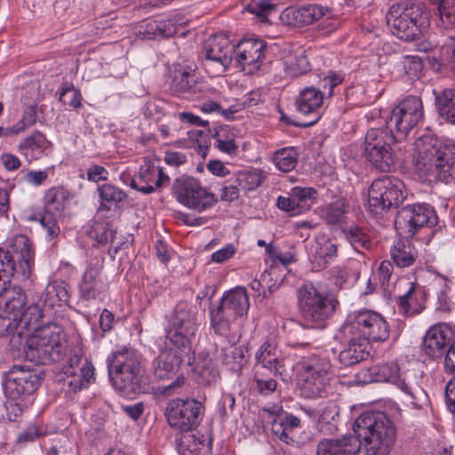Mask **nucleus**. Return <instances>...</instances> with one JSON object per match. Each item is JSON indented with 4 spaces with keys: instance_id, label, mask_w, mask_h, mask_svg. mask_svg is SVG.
<instances>
[{
    "instance_id": "nucleus-1",
    "label": "nucleus",
    "mask_w": 455,
    "mask_h": 455,
    "mask_svg": "<svg viewBox=\"0 0 455 455\" xmlns=\"http://www.w3.org/2000/svg\"><path fill=\"white\" fill-rule=\"evenodd\" d=\"M109 379L123 396L132 397L148 394L151 390L149 377L145 373L140 355L133 348L122 347L107 357Z\"/></svg>"
},
{
    "instance_id": "nucleus-2",
    "label": "nucleus",
    "mask_w": 455,
    "mask_h": 455,
    "mask_svg": "<svg viewBox=\"0 0 455 455\" xmlns=\"http://www.w3.org/2000/svg\"><path fill=\"white\" fill-rule=\"evenodd\" d=\"M414 146V165L419 176L455 183V144L424 134L415 140Z\"/></svg>"
},
{
    "instance_id": "nucleus-3",
    "label": "nucleus",
    "mask_w": 455,
    "mask_h": 455,
    "mask_svg": "<svg viewBox=\"0 0 455 455\" xmlns=\"http://www.w3.org/2000/svg\"><path fill=\"white\" fill-rule=\"evenodd\" d=\"M355 437L363 440L365 455H389L396 440V429L380 411L363 412L354 422Z\"/></svg>"
},
{
    "instance_id": "nucleus-4",
    "label": "nucleus",
    "mask_w": 455,
    "mask_h": 455,
    "mask_svg": "<svg viewBox=\"0 0 455 455\" xmlns=\"http://www.w3.org/2000/svg\"><path fill=\"white\" fill-rule=\"evenodd\" d=\"M391 33L400 40H419L430 26L429 13L422 4L401 2L392 4L386 13Z\"/></svg>"
},
{
    "instance_id": "nucleus-5",
    "label": "nucleus",
    "mask_w": 455,
    "mask_h": 455,
    "mask_svg": "<svg viewBox=\"0 0 455 455\" xmlns=\"http://www.w3.org/2000/svg\"><path fill=\"white\" fill-rule=\"evenodd\" d=\"M95 381V368L81 352L59 359V385L65 398L73 400L80 391Z\"/></svg>"
},
{
    "instance_id": "nucleus-6",
    "label": "nucleus",
    "mask_w": 455,
    "mask_h": 455,
    "mask_svg": "<svg viewBox=\"0 0 455 455\" xmlns=\"http://www.w3.org/2000/svg\"><path fill=\"white\" fill-rule=\"evenodd\" d=\"M250 299L247 290L243 286H236L226 291L219 305L210 309L211 327L214 333L228 336L231 323L237 318L247 315Z\"/></svg>"
},
{
    "instance_id": "nucleus-7",
    "label": "nucleus",
    "mask_w": 455,
    "mask_h": 455,
    "mask_svg": "<svg viewBox=\"0 0 455 455\" xmlns=\"http://www.w3.org/2000/svg\"><path fill=\"white\" fill-rule=\"evenodd\" d=\"M299 386L307 398L322 396L329 384L331 363L325 353L311 354L297 363Z\"/></svg>"
},
{
    "instance_id": "nucleus-8",
    "label": "nucleus",
    "mask_w": 455,
    "mask_h": 455,
    "mask_svg": "<svg viewBox=\"0 0 455 455\" xmlns=\"http://www.w3.org/2000/svg\"><path fill=\"white\" fill-rule=\"evenodd\" d=\"M298 308L307 323L323 325L335 312L339 301L322 292L311 282H306L297 290Z\"/></svg>"
},
{
    "instance_id": "nucleus-9",
    "label": "nucleus",
    "mask_w": 455,
    "mask_h": 455,
    "mask_svg": "<svg viewBox=\"0 0 455 455\" xmlns=\"http://www.w3.org/2000/svg\"><path fill=\"white\" fill-rule=\"evenodd\" d=\"M406 198L403 182L387 175L372 181L368 191V210L375 218H382L390 208L398 207Z\"/></svg>"
},
{
    "instance_id": "nucleus-10",
    "label": "nucleus",
    "mask_w": 455,
    "mask_h": 455,
    "mask_svg": "<svg viewBox=\"0 0 455 455\" xmlns=\"http://www.w3.org/2000/svg\"><path fill=\"white\" fill-rule=\"evenodd\" d=\"M197 330L196 307L187 302L178 303L166 330V339L170 345L180 350L190 351Z\"/></svg>"
},
{
    "instance_id": "nucleus-11",
    "label": "nucleus",
    "mask_w": 455,
    "mask_h": 455,
    "mask_svg": "<svg viewBox=\"0 0 455 455\" xmlns=\"http://www.w3.org/2000/svg\"><path fill=\"white\" fill-rule=\"evenodd\" d=\"M54 301L53 298L50 296V291L47 292L44 299V311L36 304H31L26 308L20 310V315H13L16 320L9 319L0 328H3V335L10 337V341L13 347L20 346L24 338L30 336L32 333H36V331L40 330L39 321L44 316V312L50 308L52 311L53 315L56 314V310L53 308Z\"/></svg>"
},
{
    "instance_id": "nucleus-12",
    "label": "nucleus",
    "mask_w": 455,
    "mask_h": 455,
    "mask_svg": "<svg viewBox=\"0 0 455 455\" xmlns=\"http://www.w3.org/2000/svg\"><path fill=\"white\" fill-rule=\"evenodd\" d=\"M343 325L350 331L371 342H384L390 336V325L379 312L360 309L350 313Z\"/></svg>"
},
{
    "instance_id": "nucleus-13",
    "label": "nucleus",
    "mask_w": 455,
    "mask_h": 455,
    "mask_svg": "<svg viewBox=\"0 0 455 455\" xmlns=\"http://www.w3.org/2000/svg\"><path fill=\"white\" fill-rule=\"evenodd\" d=\"M172 193L180 204L198 212L213 207L218 202L215 194L203 187L198 179L186 175L174 180Z\"/></svg>"
},
{
    "instance_id": "nucleus-14",
    "label": "nucleus",
    "mask_w": 455,
    "mask_h": 455,
    "mask_svg": "<svg viewBox=\"0 0 455 455\" xmlns=\"http://www.w3.org/2000/svg\"><path fill=\"white\" fill-rule=\"evenodd\" d=\"M398 140L394 131L384 127L371 128L364 137L363 156L368 163L380 172H389L392 162L390 146Z\"/></svg>"
},
{
    "instance_id": "nucleus-15",
    "label": "nucleus",
    "mask_w": 455,
    "mask_h": 455,
    "mask_svg": "<svg viewBox=\"0 0 455 455\" xmlns=\"http://www.w3.org/2000/svg\"><path fill=\"white\" fill-rule=\"evenodd\" d=\"M57 323L49 322L41 329L24 338L23 354L28 361L36 364L50 365L57 355Z\"/></svg>"
},
{
    "instance_id": "nucleus-16",
    "label": "nucleus",
    "mask_w": 455,
    "mask_h": 455,
    "mask_svg": "<svg viewBox=\"0 0 455 455\" xmlns=\"http://www.w3.org/2000/svg\"><path fill=\"white\" fill-rule=\"evenodd\" d=\"M435 209L428 204H413L402 207L396 213L395 228L401 236L411 238L421 228L437 224Z\"/></svg>"
},
{
    "instance_id": "nucleus-17",
    "label": "nucleus",
    "mask_w": 455,
    "mask_h": 455,
    "mask_svg": "<svg viewBox=\"0 0 455 455\" xmlns=\"http://www.w3.org/2000/svg\"><path fill=\"white\" fill-rule=\"evenodd\" d=\"M40 382L37 370L26 364H14L5 374L4 388L11 400L24 402L35 394Z\"/></svg>"
},
{
    "instance_id": "nucleus-18",
    "label": "nucleus",
    "mask_w": 455,
    "mask_h": 455,
    "mask_svg": "<svg viewBox=\"0 0 455 455\" xmlns=\"http://www.w3.org/2000/svg\"><path fill=\"white\" fill-rule=\"evenodd\" d=\"M235 45L224 36L207 39L200 52L202 65L212 76L225 73L234 60Z\"/></svg>"
},
{
    "instance_id": "nucleus-19",
    "label": "nucleus",
    "mask_w": 455,
    "mask_h": 455,
    "mask_svg": "<svg viewBox=\"0 0 455 455\" xmlns=\"http://www.w3.org/2000/svg\"><path fill=\"white\" fill-rule=\"evenodd\" d=\"M204 411L203 403L196 399L176 398L167 403L164 416L172 427L188 433L200 424Z\"/></svg>"
},
{
    "instance_id": "nucleus-20",
    "label": "nucleus",
    "mask_w": 455,
    "mask_h": 455,
    "mask_svg": "<svg viewBox=\"0 0 455 455\" xmlns=\"http://www.w3.org/2000/svg\"><path fill=\"white\" fill-rule=\"evenodd\" d=\"M423 115L420 98L408 96L392 110L386 124L398 136V140H405L409 132L422 120Z\"/></svg>"
},
{
    "instance_id": "nucleus-21",
    "label": "nucleus",
    "mask_w": 455,
    "mask_h": 455,
    "mask_svg": "<svg viewBox=\"0 0 455 455\" xmlns=\"http://www.w3.org/2000/svg\"><path fill=\"white\" fill-rule=\"evenodd\" d=\"M325 92L321 88L313 85L303 88L296 99L297 111L305 116H311L312 120L304 124L291 122L283 113L281 121L292 124L296 127H308L318 122L322 116Z\"/></svg>"
},
{
    "instance_id": "nucleus-22",
    "label": "nucleus",
    "mask_w": 455,
    "mask_h": 455,
    "mask_svg": "<svg viewBox=\"0 0 455 455\" xmlns=\"http://www.w3.org/2000/svg\"><path fill=\"white\" fill-rule=\"evenodd\" d=\"M337 338L344 346L339 355V362L341 365L349 367L357 364L370 355L371 346L368 341L350 331L343 324L339 329Z\"/></svg>"
},
{
    "instance_id": "nucleus-23",
    "label": "nucleus",
    "mask_w": 455,
    "mask_h": 455,
    "mask_svg": "<svg viewBox=\"0 0 455 455\" xmlns=\"http://www.w3.org/2000/svg\"><path fill=\"white\" fill-rule=\"evenodd\" d=\"M170 178L154 160L144 157L139 171L132 177L130 186L143 194H151L169 183Z\"/></svg>"
},
{
    "instance_id": "nucleus-24",
    "label": "nucleus",
    "mask_w": 455,
    "mask_h": 455,
    "mask_svg": "<svg viewBox=\"0 0 455 455\" xmlns=\"http://www.w3.org/2000/svg\"><path fill=\"white\" fill-rule=\"evenodd\" d=\"M267 44L259 39H243L235 45L234 60L247 74L258 71L266 58Z\"/></svg>"
},
{
    "instance_id": "nucleus-25",
    "label": "nucleus",
    "mask_w": 455,
    "mask_h": 455,
    "mask_svg": "<svg viewBox=\"0 0 455 455\" xmlns=\"http://www.w3.org/2000/svg\"><path fill=\"white\" fill-rule=\"evenodd\" d=\"M453 338V331L447 323L435 324L425 334L422 353L433 360H441L444 358Z\"/></svg>"
},
{
    "instance_id": "nucleus-26",
    "label": "nucleus",
    "mask_w": 455,
    "mask_h": 455,
    "mask_svg": "<svg viewBox=\"0 0 455 455\" xmlns=\"http://www.w3.org/2000/svg\"><path fill=\"white\" fill-rule=\"evenodd\" d=\"M393 385L401 391L403 401L407 406L421 409L427 404V394L419 385L415 373L409 371H400Z\"/></svg>"
},
{
    "instance_id": "nucleus-27",
    "label": "nucleus",
    "mask_w": 455,
    "mask_h": 455,
    "mask_svg": "<svg viewBox=\"0 0 455 455\" xmlns=\"http://www.w3.org/2000/svg\"><path fill=\"white\" fill-rule=\"evenodd\" d=\"M0 290V326L3 322L9 319L16 320L13 315H20V310L26 303V294L21 287L13 283L9 278V282L1 284Z\"/></svg>"
},
{
    "instance_id": "nucleus-28",
    "label": "nucleus",
    "mask_w": 455,
    "mask_h": 455,
    "mask_svg": "<svg viewBox=\"0 0 455 455\" xmlns=\"http://www.w3.org/2000/svg\"><path fill=\"white\" fill-rule=\"evenodd\" d=\"M188 350H180L173 346L165 347L152 362V372L157 379H170L176 375L184 362L183 355Z\"/></svg>"
},
{
    "instance_id": "nucleus-29",
    "label": "nucleus",
    "mask_w": 455,
    "mask_h": 455,
    "mask_svg": "<svg viewBox=\"0 0 455 455\" xmlns=\"http://www.w3.org/2000/svg\"><path fill=\"white\" fill-rule=\"evenodd\" d=\"M330 12L328 8L309 4L300 7H287L280 14L282 22L289 27H304L320 20Z\"/></svg>"
},
{
    "instance_id": "nucleus-30",
    "label": "nucleus",
    "mask_w": 455,
    "mask_h": 455,
    "mask_svg": "<svg viewBox=\"0 0 455 455\" xmlns=\"http://www.w3.org/2000/svg\"><path fill=\"white\" fill-rule=\"evenodd\" d=\"M427 292L424 286L416 282L409 283V289L403 295L396 299L400 314L412 317L423 312L426 308Z\"/></svg>"
},
{
    "instance_id": "nucleus-31",
    "label": "nucleus",
    "mask_w": 455,
    "mask_h": 455,
    "mask_svg": "<svg viewBox=\"0 0 455 455\" xmlns=\"http://www.w3.org/2000/svg\"><path fill=\"white\" fill-rule=\"evenodd\" d=\"M362 442L355 435H345L339 438L321 440L316 447L317 455H356Z\"/></svg>"
},
{
    "instance_id": "nucleus-32",
    "label": "nucleus",
    "mask_w": 455,
    "mask_h": 455,
    "mask_svg": "<svg viewBox=\"0 0 455 455\" xmlns=\"http://www.w3.org/2000/svg\"><path fill=\"white\" fill-rule=\"evenodd\" d=\"M311 255L317 269H324L338 257V244L325 235H317L311 247Z\"/></svg>"
},
{
    "instance_id": "nucleus-33",
    "label": "nucleus",
    "mask_w": 455,
    "mask_h": 455,
    "mask_svg": "<svg viewBox=\"0 0 455 455\" xmlns=\"http://www.w3.org/2000/svg\"><path fill=\"white\" fill-rule=\"evenodd\" d=\"M390 256L394 264L399 268H406L414 265L419 251L411 238H399L390 247Z\"/></svg>"
},
{
    "instance_id": "nucleus-34",
    "label": "nucleus",
    "mask_w": 455,
    "mask_h": 455,
    "mask_svg": "<svg viewBox=\"0 0 455 455\" xmlns=\"http://www.w3.org/2000/svg\"><path fill=\"white\" fill-rule=\"evenodd\" d=\"M196 80V73L191 68L175 66L171 72L169 90L173 95L188 98Z\"/></svg>"
},
{
    "instance_id": "nucleus-35",
    "label": "nucleus",
    "mask_w": 455,
    "mask_h": 455,
    "mask_svg": "<svg viewBox=\"0 0 455 455\" xmlns=\"http://www.w3.org/2000/svg\"><path fill=\"white\" fill-rule=\"evenodd\" d=\"M428 272L433 275L430 286L437 297L436 310L445 314L451 312L455 307V303L452 302L448 295L451 291V281L435 270L429 269Z\"/></svg>"
},
{
    "instance_id": "nucleus-36",
    "label": "nucleus",
    "mask_w": 455,
    "mask_h": 455,
    "mask_svg": "<svg viewBox=\"0 0 455 455\" xmlns=\"http://www.w3.org/2000/svg\"><path fill=\"white\" fill-rule=\"evenodd\" d=\"M107 285L96 267H89L83 275L79 284V293L85 300L97 299L106 291Z\"/></svg>"
},
{
    "instance_id": "nucleus-37",
    "label": "nucleus",
    "mask_w": 455,
    "mask_h": 455,
    "mask_svg": "<svg viewBox=\"0 0 455 455\" xmlns=\"http://www.w3.org/2000/svg\"><path fill=\"white\" fill-rule=\"evenodd\" d=\"M300 426V419L285 412L284 415L275 417L272 420V433L286 444H293L295 440L294 431Z\"/></svg>"
},
{
    "instance_id": "nucleus-38",
    "label": "nucleus",
    "mask_w": 455,
    "mask_h": 455,
    "mask_svg": "<svg viewBox=\"0 0 455 455\" xmlns=\"http://www.w3.org/2000/svg\"><path fill=\"white\" fill-rule=\"evenodd\" d=\"M196 379L198 384L210 386L215 384L220 379V371L216 360L208 353L198 355V363L195 368Z\"/></svg>"
},
{
    "instance_id": "nucleus-39",
    "label": "nucleus",
    "mask_w": 455,
    "mask_h": 455,
    "mask_svg": "<svg viewBox=\"0 0 455 455\" xmlns=\"http://www.w3.org/2000/svg\"><path fill=\"white\" fill-rule=\"evenodd\" d=\"M57 188L48 189L44 197V212L40 218L41 226L45 229L46 238L52 239L57 228Z\"/></svg>"
},
{
    "instance_id": "nucleus-40",
    "label": "nucleus",
    "mask_w": 455,
    "mask_h": 455,
    "mask_svg": "<svg viewBox=\"0 0 455 455\" xmlns=\"http://www.w3.org/2000/svg\"><path fill=\"white\" fill-rule=\"evenodd\" d=\"M255 359L256 364L272 369L275 373H283L284 371V365L283 360L277 355V345L275 340H265L258 349Z\"/></svg>"
},
{
    "instance_id": "nucleus-41",
    "label": "nucleus",
    "mask_w": 455,
    "mask_h": 455,
    "mask_svg": "<svg viewBox=\"0 0 455 455\" xmlns=\"http://www.w3.org/2000/svg\"><path fill=\"white\" fill-rule=\"evenodd\" d=\"M99 194V211H110L113 207H116L120 203L124 202L127 196L125 192L110 183H104L98 187Z\"/></svg>"
},
{
    "instance_id": "nucleus-42",
    "label": "nucleus",
    "mask_w": 455,
    "mask_h": 455,
    "mask_svg": "<svg viewBox=\"0 0 455 455\" xmlns=\"http://www.w3.org/2000/svg\"><path fill=\"white\" fill-rule=\"evenodd\" d=\"M48 147V140L39 132H34L19 144V152L28 161L38 158Z\"/></svg>"
},
{
    "instance_id": "nucleus-43",
    "label": "nucleus",
    "mask_w": 455,
    "mask_h": 455,
    "mask_svg": "<svg viewBox=\"0 0 455 455\" xmlns=\"http://www.w3.org/2000/svg\"><path fill=\"white\" fill-rule=\"evenodd\" d=\"M21 100L24 104H28L27 108L23 110L21 121L29 127L34 125L37 121L36 104L34 103V100L38 94V86L36 83H30L26 86L22 87Z\"/></svg>"
},
{
    "instance_id": "nucleus-44",
    "label": "nucleus",
    "mask_w": 455,
    "mask_h": 455,
    "mask_svg": "<svg viewBox=\"0 0 455 455\" xmlns=\"http://www.w3.org/2000/svg\"><path fill=\"white\" fill-rule=\"evenodd\" d=\"M343 233L346 239L356 251H360L362 249L371 251L375 245L369 232L362 227H347L343 229Z\"/></svg>"
},
{
    "instance_id": "nucleus-45",
    "label": "nucleus",
    "mask_w": 455,
    "mask_h": 455,
    "mask_svg": "<svg viewBox=\"0 0 455 455\" xmlns=\"http://www.w3.org/2000/svg\"><path fill=\"white\" fill-rule=\"evenodd\" d=\"M212 138L215 140L216 148L222 153L235 155L238 146L235 143V132L229 125H220L215 129Z\"/></svg>"
},
{
    "instance_id": "nucleus-46",
    "label": "nucleus",
    "mask_w": 455,
    "mask_h": 455,
    "mask_svg": "<svg viewBox=\"0 0 455 455\" xmlns=\"http://www.w3.org/2000/svg\"><path fill=\"white\" fill-rule=\"evenodd\" d=\"M435 104L439 115L455 124V89L443 90L435 97Z\"/></svg>"
},
{
    "instance_id": "nucleus-47",
    "label": "nucleus",
    "mask_w": 455,
    "mask_h": 455,
    "mask_svg": "<svg viewBox=\"0 0 455 455\" xmlns=\"http://www.w3.org/2000/svg\"><path fill=\"white\" fill-rule=\"evenodd\" d=\"M299 153L292 147L277 149L273 155V163L275 167L283 172L292 171L298 164Z\"/></svg>"
},
{
    "instance_id": "nucleus-48",
    "label": "nucleus",
    "mask_w": 455,
    "mask_h": 455,
    "mask_svg": "<svg viewBox=\"0 0 455 455\" xmlns=\"http://www.w3.org/2000/svg\"><path fill=\"white\" fill-rule=\"evenodd\" d=\"M348 204L345 199H339L328 204L322 212L324 222L329 226L339 224L348 211Z\"/></svg>"
},
{
    "instance_id": "nucleus-49",
    "label": "nucleus",
    "mask_w": 455,
    "mask_h": 455,
    "mask_svg": "<svg viewBox=\"0 0 455 455\" xmlns=\"http://www.w3.org/2000/svg\"><path fill=\"white\" fill-rule=\"evenodd\" d=\"M204 443L194 434L186 433L178 444L180 455H204Z\"/></svg>"
},
{
    "instance_id": "nucleus-50",
    "label": "nucleus",
    "mask_w": 455,
    "mask_h": 455,
    "mask_svg": "<svg viewBox=\"0 0 455 455\" xmlns=\"http://www.w3.org/2000/svg\"><path fill=\"white\" fill-rule=\"evenodd\" d=\"M284 65L287 75L291 76H299L310 70L309 61L303 52L296 55L290 54L285 58Z\"/></svg>"
},
{
    "instance_id": "nucleus-51",
    "label": "nucleus",
    "mask_w": 455,
    "mask_h": 455,
    "mask_svg": "<svg viewBox=\"0 0 455 455\" xmlns=\"http://www.w3.org/2000/svg\"><path fill=\"white\" fill-rule=\"evenodd\" d=\"M291 196L296 201V204L300 207L303 212L308 211L316 199L317 192L315 188L310 187L296 186L291 188Z\"/></svg>"
},
{
    "instance_id": "nucleus-52",
    "label": "nucleus",
    "mask_w": 455,
    "mask_h": 455,
    "mask_svg": "<svg viewBox=\"0 0 455 455\" xmlns=\"http://www.w3.org/2000/svg\"><path fill=\"white\" fill-rule=\"evenodd\" d=\"M222 363L231 371H238L244 363L243 349L239 347L229 345L222 348Z\"/></svg>"
},
{
    "instance_id": "nucleus-53",
    "label": "nucleus",
    "mask_w": 455,
    "mask_h": 455,
    "mask_svg": "<svg viewBox=\"0 0 455 455\" xmlns=\"http://www.w3.org/2000/svg\"><path fill=\"white\" fill-rule=\"evenodd\" d=\"M264 181L261 171L253 170L242 172L237 175L236 182L243 190L251 191L259 188Z\"/></svg>"
},
{
    "instance_id": "nucleus-54",
    "label": "nucleus",
    "mask_w": 455,
    "mask_h": 455,
    "mask_svg": "<svg viewBox=\"0 0 455 455\" xmlns=\"http://www.w3.org/2000/svg\"><path fill=\"white\" fill-rule=\"evenodd\" d=\"M440 26L449 29L455 28V0H437Z\"/></svg>"
},
{
    "instance_id": "nucleus-55",
    "label": "nucleus",
    "mask_w": 455,
    "mask_h": 455,
    "mask_svg": "<svg viewBox=\"0 0 455 455\" xmlns=\"http://www.w3.org/2000/svg\"><path fill=\"white\" fill-rule=\"evenodd\" d=\"M345 79V73L342 71L329 70L323 79L319 81L318 86L325 92V95L331 98L334 94V89L341 84Z\"/></svg>"
},
{
    "instance_id": "nucleus-56",
    "label": "nucleus",
    "mask_w": 455,
    "mask_h": 455,
    "mask_svg": "<svg viewBox=\"0 0 455 455\" xmlns=\"http://www.w3.org/2000/svg\"><path fill=\"white\" fill-rule=\"evenodd\" d=\"M246 10L255 14L261 21L267 22V17L276 12V5L272 0H258L248 4Z\"/></svg>"
},
{
    "instance_id": "nucleus-57",
    "label": "nucleus",
    "mask_w": 455,
    "mask_h": 455,
    "mask_svg": "<svg viewBox=\"0 0 455 455\" xmlns=\"http://www.w3.org/2000/svg\"><path fill=\"white\" fill-rule=\"evenodd\" d=\"M440 65L455 70V37L447 38L439 48Z\"/></svg>"
},
{
    "instance_id": "nucleus-58",
    "label": "nucleus",
    "mask_w": 455,
    "mask_h": 455,
    "mask_svg": "<svg viewBox=\"0 0 455 455\" xmlns=\"http://www.w3.org/2000/svg\"><path fill=\"white\" fill-rule=\"evenodd\" d=\"M82 95L79 90L76 89L73 84L65 83L61 88L59 101H61L64 106L72 108H78L82 107Z\"/></svg>"
},
{
    "instance_id": "nucleus-59",
    "label": "nucleus",
    "mask_w": 455,
    "mask_h": 455,
    "mask_svg": "<svg viewBox=\"0 0 455 455\" xmlns=\"http://www.w3.org/2000/svg\"><path fill=\"white\" fill-rule=\"evenodd\" d=\"M355 380L363 385L372 382H386L379 364L360 370L355 374Z\"/></svg>"
},
{
    "instance_id": "nucleus-60",
    "label": "nucleus",
    "mask_w": 455,
    "mask_h": 455,
    "mask_svg": "<svg viewBox=\"0 0 455 455\" xmlns=\"http://www.w3.org/2000/svg\"><path fill=\"white\" fill-rule=\"evenodd\" d=\"M219 95V92L209 84L199 82L197 79L189 92L188 99L191 100H208L215 99Z\"/></svg>"
},
{
    "instance_id": "nucleus-61",
    "label": "nucleus",
    "mask_w": 455,
    "mask_h": 455,
    "mask_svg": "<svg viewBox=\"0 0 455 455\" xmlns=\"http://www.w3.org/2000/svg\"><path fill=\"white\" fill-rule=\"evenodd\" d=\"M404 140H397L393 145L390 146L389 152L392 154L393 163L389 164V172L395 169L399 164L404 162L406 159V155L409 152V145Z\"/></svg>"
},
{
    "instance_id": "nucleus-62",
    "label": "nucleus",
    "mask_w": 455,
    "mask_h": 455,
    "mask_svg": "<svg viewBox=\"0 0 455 455\" xmlns=\"http://www.w3.org/2000/svg\"><path fill=\"white\" fill-rule=\"evenodd\" d=\"M156 22L158 27V38H167L177 35L180 31V26L184 23L180 22L178 24L175 18L164 20H156Z\"/></svg>"
},
{
    "instance_id": "nucleus-63",
    "label": "nucleus",
    "mask_w": 455,
    "mask_h": 455,
    "mask_svg": "<svg viewBox=\"0 0 455 455\" xmlns=\"http://www.w3.org/2000/svg\"><path fill=\"white\" fill-rule=\"evenodd\" d=\"M276 205L280 210L289 212L291 215H299L303 212L300 211V207L298 204H296L293 196H291V193L288 197L278 196Z\"/></svg>"
},
{
    "instance_id": "nucleus-64",
    "label": "nucleus",
    "mask_w": 455,
    "mask_h": 455,
    "mask_svg": "<svg viewBox=\"0 0 455 455\" xmlns=\"http://www.w3.org/2000/svg\"><path fill=\"white\" fill-rule=\"evenodd\" d=\"M157 28L156 20H143L139 27L138 33L142 39H156L158 38Z\"/></svg>"
}]
</instances>
